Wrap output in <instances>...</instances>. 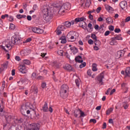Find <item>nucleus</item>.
<instances>
[{"mask_svg": "<svg viewBox=\"0 0 130 130\" xmlns=\"http://www.w3.org/2000/svg\"><path fill=\"white\" fill-rule=\"evenodd\" d=\"M43 18L46 22H50L53 18V14L51 11L49 10L48 8H45L43 10Z\"/></svg>", "mask_w": 130, "mask_h": 130, "instance_id": "nucleus-1", "label": "nucleus"}, {"mask_svg": "<svg viewBox=\"0 0 130 130\" xmlns=\"http://www.w3.org/2000/svg\"><path fill=\"white\" fill-rule=\"evenodd\" d=\"M57 6H57V8L59 9L58 13L60 14V15H62L63 13H66V11L70 10L71 7H72L70 3L64 4L62 6L58 4H57Z\"/></svg>", "mask_w": 130, "mask_h": 130, "instance_id": "nucleus-2", "label": "nucleus"}, {"mask_svg": "<svg viewBox=\"0 0 130 130\" xmlns=\"http://www.w3.org/2000/svg\"><path fill=\"white\" fill-rule=\"evenodd\" d=\"M78 37H79V33L74 31H70L67 35V38L71 41H74Z\"/></svg>", "mask_w": 130, "mask_h": 130, "instance_id": "nucleus-3", "label": "nucleus"}, {"mask_svg": "<svg viewBox=\"0 0 130 130\" xmlns=\"http://www.w3.org/2000/svg\"><path fill=\"white\" fill-rule=\"evenodd\" d=\"M5 115V118L7 121H10L12 119V116H11L10 114L5 112L4 111V106H0V116H4Z\"/></svg>", "mask_w": 130, "mask_h": 130, "instance_id": "nucleus-4", "label": "nucleus"}, {"mask_svg": "<svg viewBox=\"0 0 130 130\" xmlns=\"http://www.w3.org/2000/svg\"><path fill=\"white\" fill-rule=\"evenodd\" d=\"M69 90V86L66 84L62 85L60 90V95L62 98H67V92Z\"/></svg>", "mask_w": 130, "mask_h": 130, "instance_id": "nucleus-5", "label": "nucleus"}, {"mask_svg": "<svg viewBox=\"0 0 130 130\" xmlns=\"http://www.w3.org/2000/svg\"><path fill=\"white\" fill-rule=\"evenodd\" d=\"M5 47H6L8 49H12L13 46L9 42H4L3 45L0 46V48L5 50V51H7Z\"/></svg>", "mask_w": 130, "mask_h": 130, "instance_id": "nucleus-6", "label": "nucleus"}, {"mask_svg": "<svg viewBox=\"0 0 130 130\" xmlns=\"http://www.w3.org/2000/svg\"><path fill=\"white\" fill-rule=\"evenodd\" d=\"M31 30L34 33H36L37 34H42L44 32L43 29L37 27H32Z\"/></svg>", "mask_w": 130, "mask_h": 130, "instance_id": "nucleus-7", "label": "nucleus"}, {"mask_svg": "<svg viewBox=\"0 0 130 130\" xmlns=\"http://www.w3.org/2000/svg\"><path fill=\"white\" fill-rule=\"evenodd\" d=\"M19 71L22 74H27L28 73V69L24 64H21L19 67Z\"/></svg>", "mask_w": 130, "mask_h": 130, "instance_id": "nucleus-8", "label": "nucleus"}, {"mask_svg": "<svg viewBox=\"0 0 130 130\" xmlns=\"http://www.w3.org/2000/svg\"><path fill=\"white\" fill-rule=\"evenodd\" d=\"M25 130H37V125L35 123L28 124Z\"/></svg>", "mask_w": 130, "mask_h": 130, "instance_id": "nucleus-9", "label": "nucleus"}, {"mask_svg": "<svg viewBox=\"0 0 130 130\" xmlns=\"http://www.w3.org/2000/svg\"><path fill=\"white\" fill-rule=\"evenodd\" d=\"M119 6L121 10H123L124 11H125L127 9V3L126 1H121L119 3Z\"/></svg>", "mask_w": 130, "mask_h": 130, "instance_id": "nucleus-10", "label": "nucleus"}, {"mask_svg": "<svg viewBox=\"0 0 130 130\" xmlns=\"http://www.w3.org/2000/svg\"><path fill=\"white\" fill-rule=\"evenodd\" d=\"M20 41H21V39L16 36L12 37L11 38V43H12V44H19Z\"/></svg>", "mask_w": 130, "mask_h": 130, "instance_id": "nucleus-11", "label": "nucleus"}, {"mask_svg": "<svg viewBox=\"0 0 130 130\" xmlns=\"http://www.w3.org/2000/svg\"><path fill=\"white\" fill-rule=\"evenodd\" d=\"M121 74L122 75H124V76L125 77H130V68L129 67H127L125 70V72L124 71H122L121 72Z\"/></svg>", "mask_w": 130, "mask_h": 130, "instance_id": "nucleus-12", "label": "nucleus"}, {"mask_svg": "<svg viewBox=\"0 0 130 130\" xmlns=\"http://www.w3.org/2000/svg\"><path fill=\"white\" fill-rule=\"evenodd\" d=\"M103 79H104V75L103 73H101L98 77V83L100 84V85H103Z\"/></svg>", "mask_w": 130, "mask_h": 130, "instance_id": "nucleus-13", "label": "nucleus"}, {"mask_svg": "<svg viewBox=\"0 0 130 130\" xmlns=\"http://www.w3.org/2000/svg\"><path fill=\"white\" fill-rule=\"evenodd\" d=\"M69 47L70 48V50L73 54H76V53H78L79 52L78 48H76V47L72 46L71 45H69Z\"/></svg>", "mask_w": 130, "mask_h": 130, "instance_id": "nucleus-14", "label": "nucleus"}, {"mask_svg": "<svg viewBox=\"0 0 130 130\" xmlns=\"http://www.w3.org/2000/svg\"><path fill=\"white\" fill-rule=\"evenodd\" d=\"M105 8L106 11L108 12V13H112L113 12H114V9L111 7L110 6L105 4Z\"/></svg>", "mask_w": 130, "mask_h": 130, "instance_id": "nucleus-15", "label": "nucleus"}, {"mask_svg": "<svg viewBox=\"0 0 130 130\" xmlns=\"http://www.w3.org/2000/svg\"><path fill=\"white\" fill-rule=\"evenodd\" d=\"M86 21V18L85 17H78L75 19V22L76 23H79V22H83L84 24H86V22H85Z\"/></svg>", "mask_w": 130, "mask_h": 130, "instance_id": "nucleus-16", "label": "nucleus"}, {"mask_svg": "<svg viewBox=\"0 0 130 130\" xmlns=\"http://www.w3.org/2000/svg\"><path fill=\"white\" fill-rule=\"evenodd\" d=\"M29 108V107L26 105H22L21 106V108L20 109V111L22 113V114H25L26 113V111H27V110Z\"/></svg>", "mask_w": 130, "mask_h": 130, "instance_id": "nucleus-17", "label": "nucleus"}, {"mask_svg": "<svg viewBox=\"0 0 130 130\" xmlns=\"http://www.w3.org/2000/svg\"><path fill=\"white\" fill-rule=\"evenodd\" d=\"M123 51H118L116 54L117 58H120L123 56Z\"/></svg>", "mask_w": 130, "mask_h": 130, "instance_id": "nucleus-18", "label": "nucleus"}, {"mask_svg": "<svg viewBox=\"0 0 130 130\" xmlns=\"http://www.w3.org/2000/svg\"><path fill=\"white\" fill-rule=\"evenodd\" d=\"M110 45H117V41H116L114 38L111 39V41H110Z\"/></svg>", "mask_w": 130, "mask_h": 130, "instance_id": "nucleus-19", "label": "nucleus"}, {"mask_svg": "<svg viewBox=\"0 0 130 130\" xmlns=\"http://www.w3.org/2000/svg\"><path fill=\"white\" fill-rule=\"evenodd\" d=\"M64 70H67V71H72V66L69 64H66L63 67Z\"/></svg>", "mask_w": 130, "mask_h": 130, "instance_id": "nucleus-20", "label": "nucleus"}, {"mask_svg": "<svg viewBox=\"0 0 130 130\" xmlns=\"http://www.w3.org/2000/svg\"><path fill=\"white\" fill-rule=\"evenodd\" d=\"M75 60L79 63L83 62V58H82V57L81 56H78L75 57Z\"/></svg>", "mask_w": 130, "mask_h": 130, "instance_id": "nucleus-21", "label": "nucleus"}, {"mask_svg": "<svg viewBox=\"0 0 130 130\" xmlns=\"http://www.w3.org/2000/svg\"><path fill=\"white\" fill-rule=\"evenodd\" d=\"M21 128H22V126L21 125H18V128H17L15 126H12L10 128L9 130H21Z\"/></svg>", "mask_w": 130, "mask_h": 130, "instance_id": "nucleus-22", "label": "nucleus"}, {"mask_svg": "<svg viewBox=\"0 0 130 130\" xmlns=\"http://www.w3.org/2000/svg\"><path fill=\"white\" fill-rule=\"evenodd\" d=\"M30 91H31V92H33L35 93H37L38 92V90L37 89V87H36L34 85L31 86Z\"/></svg>", "mask_w": 130, "mask_h": 130, "instance_id": "nucleus-23", "label": "nucleus"}, {"mask_svg": "<svg viewBox=\"0 0 130 130\" xmlns=\"http://www.w3.org/2000/svg\"><path fill=\"white\" fill-rule=\"evenodd\" d=\"M60 40H61V43L64 44L67 43V38L66 36H63L60 37Z\"/></svg>", "mask_w": 130, "mask_h": 130, "instance_id": "nucleus-24", "label": "nucleus"}, {"mask_svg": "<svg viewBox=\"0 0 130 130\" xmlns=\"http://www.w3.org/2000/svg\"><path fill=\"white\" fill-rule=\"evenodd\" d=\"M43 110L44 112H47V111H48V106H47V103H45V104L43 106Z\"/></svg>", "mask_w": 130, "mask_h": 130, "instance_id": "nucleus-25", "label": "nucleus"}, {"mask_svg": "<svg viewBox=\"0 0 130 130\" xmlns=\"http://www.w3.org/2000/svg\"><path fill=\"white\" fill-rule=\"evenodd\" d=\"M80 113H81V110H80L79 109L78 110H76L74 111V116H75V117H78Z\"/></svg>", "mask_w": 130, "mask_h": 130, "instance_id": "nucleus-26", "label": "nucleus"}, {"mask_svg": "<svg viewBox=\"0 0 130 130\" xmlns=\"http://www.w3.org/2000/svg\"><path fill=\"white\" fill-rule=\"evenodd\" d=\"M92 70L93 72H96V71H98V69H97V64L96 63H93L92 65Z\"/></svg>", "mask_w": 130, "mask_h": 130, "instance_id": "nucleus-27", "label": "nucleus"}, {"mask_svg": "<svg viewBox=\"0 0 130 130\" xmlns=\"http://www.w3.org/2000/svg\"><path fill=\"white\" fill-rule=\"evenodd\" d=\"M107 24H112L113 23V19L110 17H108L106 19Z\"/></svg>", "mask_w": 130, "mask_h": 130, "instance_id": "nucleus-28", "label": "nucleus"}, {"mask_svg": "<svg viewBox=\"0 0 130 130\" xmlns=\"http://www.w3.org/2000/svg\"><path fill=\"white\" fill-rule=\"evenodd\" d=\"M16 18L18 19L25 18H26V15H21V14H18V15H16Z\"/></svg>", "mask_w": 130, "mask_h": 130, "instance_id": "nucleus-29", "label": "nucleus"}, {"mask_svg": "<svg viewBox=\"0 0 130 130\" xmlns=\"http://www.w3.org/2000/svg\"><path fill=\"white\" fill-rule=\"evenodd\" d=\"M112 111H113V108H110L106 111V114L107 115H109L110 113H112Z\"/></svg>", "mask_w": 130, "mask_h": 130, "instance_id": "nucleus-30", "label": "nucleus"}, {"mask_svg": "<svg viewBox=\"0 0 130 130\" xmlns=\"http://www.w3.org/2000/svg\"><path fill=\"white\" fill-rule=\"evenodd\" d=\"M23 64H26V66H29V64H31V62L29 60L25 59L23 61Z\"/></svg>", "mask_w": 130, "mask_h": 130, "instance_id": "nucleus-31", "label": "nucleus"}, {"mask_svg": "<svg viewBox=\"0 0 130 130\" xmlns=\"http://www.w3.org/2000/svg\"><path fill=\"white\" fill-rule=\"evenodd\" d=\"M94 45H95V46H99L100 47L101 45V42H100V41L98 40H95L94 41Z\"/></svg>", "mask_w": 130, "mask_h": 130, "instance_id": "nucleus-32", "label": "nucleus"}, {"mask_svg": "<svg viewBox=\"0 0 130 130\" xmlns=\"http://www.w3.org/2000/svg\"><path fill=\"white\" fill-rule=\"evenodd\" d=\"M31 78L32 80H36V79H38V77L37 78V74L35 73H33L31 74Z\"/></svg>", "mask_w": 130, "mask_h": 130, "instance_id": "nucleus-33", "label": "nucleus"}, {"mask_svg": "<svg viewBox=\"0 0 130 130\" xmlns=\"http://www.w3.org/2000/svg\"><path fill=\"white\" fill-rule=\"evenodd\" d=\"M64 52H63V50H58L57 51V54H58V55H60V56H63V54Z\"/></svg>", "mask_w": 130, "mask_h": 130, "instance_id": "nucleus-34", "label": "nucleus"}, {"mask_svg": "<svg viewBox=\"0 0 130 130\" xmlns=\"http://www.w3.org/2000/svg\"><path fill=\"white\" fill-rule=\"evenodd\" d=\"M64 26L66 27H67V28H70V27H71V22H70V21H66L64 23Z\"/></svg>", "mask_w": 130, "mask_h": 130, "instance_id": "nucleus-35", "label": "nucleus"}, {"mask_svg": "<svg viewBox=\"0 0 130 130\" xmlns=\"http://www.w3.org/2000/svg\"><path fill=\"white\" fill-rule=\"evenodd\" d=\"M57 28L61 31H64L66 30V27L63 25H60Z\"/></svg>", "mask_w": 130, "mask_h": 130, "instance_id": "nucleus-36", "label": "nucleus"}, {"mask_svg": "<svg viewBox=\"0 0 130 130\" xmlns=\"http://www.w3.org/2000/svg\"><path fill=\"white\" fill-rule=\"evenodd\" d=\"M32 41V38H28L25 41L23 42V43H28V42H31Z\"/></svg>", "mask_w": 130, "mask_h": 130, "instance_id": "nucleus-37", "label": "nucleus"}, {"mask_svg": "<svg viewBox=\"0 0 130 130\" xmlns=\"http://www.w3.org/2000/svg\"><path fill=\"white\" fill-rule=\"evenodd\" d=\"M116 41V40H122V37H121V36H117L115 37L114 38Z\"/></svg>", "mask_w": 130, "mask_h": 130, "instance_id": "nucleus-38", "label": "nucleus"}, {"mask_svg": "<svg viewBox=\"0 0 130 130\" xmlns=\"http://www.w3.org/2000/svg\"><path fill=\"white\" fill-rule=\"evenodd\" d=\"M15 28H16V26H15V24L13 23H10V29H11V30H14Z\"/></svg>", "mask_w": 130, "mask_h": 130, "instance_id": "nucleus-39", "label": "nucleus"}, {"mask_svg": "<svg viewBox=\"0 0 130 130\" xmlns=\"http://www.w3.org/2000/svg\"><path fill=\"white\" fill-rule=\"evenodd\" d=\"M9 64V62L7 61L4 63L2 67H3L4 69H7L8 68V65Z\"/></svg>", "mask_w": 130, "mask_h": 130, "instance_id": "nucleus-40", "label": "nucleus"}, {"mask_svg": "<svg viewBox=\"0 0 130 130\" xmlns=\"http://www.w3.org/2000/svg\"><path fill=\"white\" fill-rule=\"evenodd\" d=\"M25 82V79H21L20 81H18L17 83L19 84V85H23L24 83Z\"/></svg>", "mask_w": 130, "mask_h": 130, "instance_id": "nucleus-41", "label": "nucleus"}, {"mask_svg": "<svg viewBox=\"0 0 130 130\" xmlns=\"http://www.w3.org/2000/svg\"><path fill=\"white\" fill-rule=\"evenodd\" d=\"M91 38L93 40H95V41L97 40V37L96 36V35H95V34H91Z\"/></svg>", "mask_w": 130, "mask_h": 130, "instance_id": "nucleus-42", "label": "nucleus"}, {"mask_svg": "<svg viewBox=\"0 0 130 130\" xmlns=\"http://www.w3.org/2000/svg\"><path fill=\"white\" fill-rule=\"evenodd\" d=\"M91 0H87L85 5L86 7H90V5H91Z\"/></svg>", "mask_w": 130, "mask_h": 130, "instance_id": "nucleus-43", "label": "nucleus"}, {"mask_svg": "<svg viewBox=\"0 0 130 130\" xmlns=\"http://www.w3.org/2000/svg\"><path fill=\"white\" fill-rule=\"evenodd\" d=\"M123 106L124 109H127L128 108V105L126 103H123Z\"/></svg>", "mask_w": 130, "mask_h": 130, "instance_id": "nucleus-44", "label": "nucleus"}, {"mask_svg": "<svg viewBox=\"0 0 130 130\" xmlns=\"http://www.w3.org/2000/svg\"><path fill=\"white\" fill-rule=\"evenodd\" d=\"M115 91H116V90L115 89H111V91L110 92V95L111 96V95H113V93H115Z\"/></svg>", "mask_w": 130, "mask_h": 130, "instance_id": "nucleus-45", "label": "nucleus"}, {"mask_svg": "<svg viewBox=\"0 0 130 130\" xmlns=\"http://www.w3.org/2000/svg\"><path fill=\"white\" fill-rule=\"evenodd\" d=\"M21 53V54H23V55H28V53H27V50H26L22 51Z\"/></svg>", "mask_w": 130, "mask_h": 130, "instance_id": "nucleus-46", "label": "nucleus"}, {"mask_svg": "<svg viewBox=\"0 0 130 130\" xmlns=\"http://www.w3.org/2000/svg\"><path fill=\"white\" fill-rule=\"evenodd\" d=\"M79 67L80 69H83V68H85V67H86V62H83L81 63Z\"/></svg>", "mask_w": 130, "mask_h": 130, "instance_id": "nucleus-47", "label": "nucleus"}, {"mask_svg": "<svg viewBox=\"0 0 130 130\" xmlns=\"http://www.w3.org/2000/svg\"><path fill=\"white\" fill-rule=\"evenodd\" d=\"M110 91H111V88L108 89L106 92H105L106 95H110Z\"/></svg>", "mask_w": 130, "mask_h": 130, "instance_id": "nucleus-48", "label": "nucleus"}, {"mask_svg": "<svg viewBox=\"0 0 130 130\" xmlns=\"http://www.w3.org/2000/svg\"><path fill=\"white\" fill-rule=\"evenodd\" d=\"M88 44L92 45L94 44V41H92V39H90L88 41Z\"/></svg>", "mask_w": 130, "mask_h": 130, "instance_id": "nucleus-49", "label": "nucleus"}, {"mask_svg": "<svg viewBox=\"0 0 130 130\" xmlns=\"http://www.w3.org/2000/svg\"><path fill=\"white\" fill-rule=\"evenodd\" d=\"M56 34L57 35H60V34H61V31L60 30V29H58V27H57V30H56Z\"/></svg>", "mask_w": 130, "mask_h": 130, "instance_id": "nucleus-50", "label": "nucleus"}, {"mask_svg": "<svg viewBox=\"0 0 130 130\" xmlns=\"http://www.w3.org/2000/svg\"><path fill=\"white\" fill-rule=\"evenodd\" d=\"M109 29L110 31H113L114 30V26L112 25L109 26Z\"/></svg>", "mask_w": 130, "mask_h": 130, "instance_id": "nucleus-51", "label": "nucleus"}, {"mask_svg": "<svg viewBox=\"0 0 130 130\" xmlns=\"http://www.w3.org/2000/svg\"><path fill=\"white\" fill-rule=\"evenodd\" d=\"M37 9H38V7L37 6V5L35 4L33 6L32 9L35 12V11H36V10H37Z\"/></svg>", "mask_w": 130, "mask_h": 130, "instance_id": "nucleus-52", "label": "nucleus"}, {"mask_svg": "<svg viewBox=\"0 0 130 130\" xmlns=\"http://www.w3.org/2000/svg\"><path fill=\"white\" fill-rule=\"evenodd\" d=\"M1 18L2 19H6V18H9V15L5 14L4 15H2Z\"/></svg>", "mask_w": 130, "mask_h": 130, "instance_id": "nucleus-53", "label": "nucleus"}, {"mask_svg": "<svg viewBox=\"0 0 130 130\" xmlns=\"http://www.w3.org/2000/svg\"><path fill=\"white\" fill-rule=\"evenodd\" d=\"M75 83H76V86H77V87H79L80 86V81H79V80L76 79Z\"/></svg>", "mask_w": 130, "mask_h": 130, "instance_id": "nucleus-54", "label": "nucleus"}, {"mask_svg": "<svg viewBox=\"0 0 130 130\" xmlns=\"http://www.w3.org/2000/svg\"><path fill=\"white\" fill-rule=\"evenodd\" d=\"M8 17H9V21H10V22H13V21H14V17H13V16H9Z\"/></svg>", "mask_w": 130, "mask_h": 130, "instance_id": "nucleus-55", "label": "nucleus"}, {"mask_svg": "<svg viewBox=\"0 0 130 130\" xmlns=\"http://www.w3.org/2000/svg\"><path fill=\"white\" fill-rule=\"evenodd\" d=\"M63 55H64V56H66L67 58H70V55L69 54V53H68V52H64Z\"/></svg>", "mask_w": 130, "mask_h": 130, "instance_id": "nucleus-56", "label": "nucleus"}, {"mask_svg": "<svg viewBox=\"0 0 130 130\" xmlns=\"http://www.w3.org/2000/svg\"><path fill=\"white\" fill-rule=\"evenodd\" d=\"M87 75L88 76H91L92 75V71H91V70H88L87 71Z\"/></svg>", "mask_w": 130, "mask_h": 130, "instance_id": "nucleus-57", "label": "nucleus"}, {"mask_svg": "<svg viewBox=\"0 0 130 130\" xmlns=\"http://www.w3.org/2000/svg\"><path fill=\"white\" fill-rule=\"evenodd\" d=\"M130 21V16H128L126 18L125 20V23H127V22H129Z\"/></svg>", "mask_w": 130, "mask_h": 130, "instance_id": "nucleus-58", "label": "nucleus"}, {"mask_svg": "<svg viewBox=\"0 0 130 130\" xmlns=\"http://www.w3.org/2000/svg\"><path fill=\"white\" fill-rule=\"evenodd\" d=\"M100 47H99L98 46H95L93 47V49H94V50H99V49H100V48H99Z\"/></svg>", "mask_w": 130, "mask_h": 130, "instance_id": "nucleus-59", "label": "nucleus"}, {"mask_svg": "<svg viewBox=\"0 0 130 130\" xmlns=\"http://www.w3.org/2000/svg\"><path fill=\"white\" fill-rule=\"evenodd\" d=\"M90 121V122H93V123H96V122H97V121L95 119H91Z\"/></svg>", "mask_w": 130, "mask_h": 130, "instance_id": "nucleus-60", "label": "nucleus"}, {"mask_svg": "<svg viewBox=\"0 0 130 130\" xmlns=\"http://www.w3.org/2000/svg\"><path fill=\"white\" fill-rule=\"evenodd\" d=\"M110 34V31L109 30H107L105 32V36H108Z\"/></svg>", "mask_w": 130, "mask_h": 130, "instance_id": "nucleus-61", "label": "nucleus"}, {"mask_svg": "<svg viewBox=\"0 0 130 130\" xmlns=\"http://www.w3.org/2000/svg\"><path fill=\"white\" fill-rule=\"evenodd\" d=\"M79 114H80L81 117L85 116V113H84V112L82 111L81 110H80V113Z\"/></svg>", "mask_w": 130, "mask_h": 130, "instance_id": "nucleus-62", "label": "nucleus"}, {"mask_svg": "<svg viewBox=\"0 0 130 130\" xmlns=\"http://www.w3.org/2000/svg\"><path fill=\"white\" fill-rule=\"evenodd\" d=\"M114 32H115V33H119V32H120V29L116 28L114 30Z\"/></svg>", "mask_w": 130, "mask_h": 130, "instance_id": "nucleus-63", "label": "nucleus"}, {"mask_svg": "<svg viewBox=\"0 0 130 130\" xmlns=\"http://www.w3.org/2000/svg\"><path fill=\"white\" fill-rule=\"evenodd\" d=\"M101 11V7H99L96 9V13H98V14H99Z\"/></svg>", "mask_w": 130, "mask_h": 130, "instance_id": "nucleus-64", "label": "nucleus"}]
</instances>
